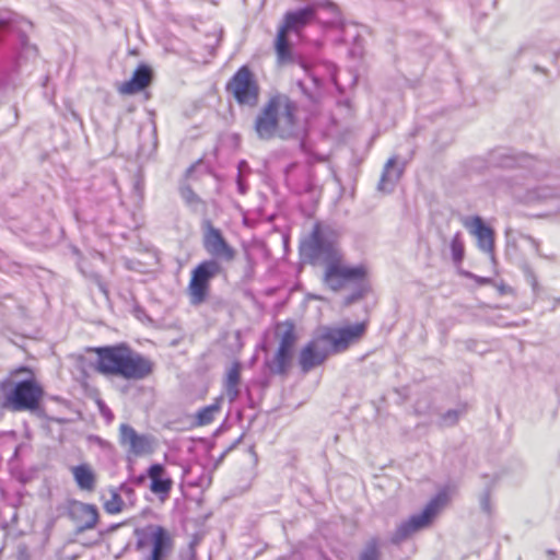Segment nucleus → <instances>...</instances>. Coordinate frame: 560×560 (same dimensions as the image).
Returning a JSON list of instances; mask_svg holds the SVG:
<instances>
[{
	"instance_id": "44",
	"label": "nucleus",
	"mask_w": 560,
	"mask_h": 560,
	"mask_svg": "<svg viewBox=\"0 0 560 560\" xmlns=\"http://www.w3.org/2000/svg\"><path fill=\"white\" fill-rule=\"evenodd\" d=\"M320 89H326L328 92H331V90H334V89L331 88V85L328 83V81H327V80H325V81L322 83V85L317 89V96L319 95V90H320ZM316 102H317V103L319 102V98H318V97L316 98Z\"/></svg>"
},
{
	"instance_id": "3",
	"label": "nucleus",
	"mask_w": 560,
	"mask_h": 560,
	"mask_svg": "<svg viewBox=\"0 0 560 560\" xmlns=\"http://www.w3.org/2000/svg\"><path fill=\"white\" fill-rule=\"evenodd\" d=\"M487 163L491 167L517 170L522 176L530 175L537 180L545 177L551 180V175L560 178V163L550 164L511 148L491 150L488 153Z\"/></svg>"
},
{
	"instance_id": "48",
	"label": "nucleus",
	"mask_w": 560,
	"mask_h": 560,
	"mask_svg": "<svg viewBox=\"0 0 560 560\" xmlns=\"http://www.w3.org/2000/svg\"><path fill=\"white\" fill-rule=\"evenodd\" d=\"M534 70H535V71H537V72H538V71H539V72H545V69H544L542 67H540L538 63H535V65H534Z\"/></svg>"
},
{
	"instance_id": "14",
	"label": "nucleus",
	"mask_w": 560,
	"mask_h": 560,
	"mask_svg": "<svg viewBox=\"0 0 560 560\" xmlns=\"http://www.w3.org/2000/svg\"><path fill=\"white\" fill-rule=\"evenodd\" d=\"M341 232L339 229L317 221V261L341 257L343 255L340 247Z\"/></svg>"
},
{
	"instance_id": "29",
	"label": "nucleus",
	"mask_w": 560,
	"mask_h": 560,
	"mask_svg": "<svg viewBox=\"0 0 560 560\" xmlns=\"http://www.w3.org/2000/svg\"><path fill=\"white\" fill-rule=\"evenodd\" d=\"M353 283L354 288L352 292L343 298L342 304L346 307L361 301L370 290V285L368 284L365 279Z\"/></svg>"
},
{
	"instance_id": "41",
	"label": "nucleus",
	"mask_w": 560,
	"mask_h": 560,
	"mask_svg": "<svg viewBox=\"0 0 560 560\" xmlns=\"http://www.w3.org/2000/svg\"><path fill=\"white\" fill-rule=\"evenodd\" d=\"M296 86H298V89H299V91H300V93H301V94H303V95H304L306 98H308L311 102H313V101H314L313 91H312V89H311V88H308V86L306 85V83H305V82H303V81L299 80V81L296 82Z\"/></svg>"
},
{
	"instance_id": "19",
	"label": "nucleus",
	"mask_w": 560,
	"mask_h": 560,
	"mask_svg": "<svg viewBox=\"0 0 560 560\" xmlns=\"http://www.w3.org/2000/svg\"><path fill=\"white\" fill-rule=\"evenodd\" d=\"M152 81V70L147 65H140L133 71L130 80L118 86V92L122 95H133L143 91Z\"/></svg>"
},
{
	"instance_id": "16",
	"label": "nucleus",
	"mask_w": 560,
	"mask_h": 560,
	"mask_svg": "<svg viewBox=\"0 0 560 560\" xmlns=\"http://www.w3.org/2000/svg\"><path fill=\"white\" fill-rule=\"evenodd\" d=\"M465 226L477 237L479 249L489 254L493 259L494 231L479 215L468 219L465 222Z\"/></svg>"
},
{
	"instance_id": "42",
	"label": "nucleus",
	"mask_w": 560,
	"mask_h": 560,
	"mask_svg": "<svg viewBox=\"0 0 560 560\" xmlns=\"http://www.w3.org/2000/svg\"><path fill=\"white\" fill-rule=\"evenodd\" d=\"M237 187H238V191L244 195L247 190V187L245 185V183L243 182V178L241 175L237 176Z\"/></svg>"
},
{
	"instance_id": "27",
	"label": "nucleus",
	"mask_w": 560,
	"mask_h": 560,
	"mask_svg": "<svg viewBox=\"0 0 560 560\" xmlns=\"http://www.w3.org/2000/svg\"><path fill=\"white\" fill-rule=\"evenodd\" d=\"M302 372L306 373L315 366V339H312L301 350L298 359Z\"/></svg>"
},
{
	"instance_id": "8",
	"label": "nucleus",
	"mask_w": 560,
	"mask_h": 560,
	"mask_svg": "<svg viewBox=\"0 0 560 560\" xmlns=\"http://www.w3.org/2000/svg\"><path fill=\"white\" fill-rule=\"evenodd\" d=\"M448 501V492L446 489L440 490L417 514L411 515L407 521L402 522L390 537L393 545H400L415 533L424 529L431 525L434 517Z\"/></svg>"
},
{
	"instance_id": "36",
	"label": "nucleus",
	"mask_w": 560,
	"mask_h": 560,
	"mask_svg": "<svg viewBox=\"0 0 560 560\" xmlns=\"http://www.w3.org/2000/svg\"><path fill=\"white\" fill-rule=\"evenodd\" d=\"M522 271L526 282L532 287L534 294H538L539 283L533 268L526 264L522 267Z\"/></svg>"
},
{
	"instance_id": "31",
	"label": "nucleus",
	"mask_w": 560,
	"mask_h": 560,
	"mask_svg": "<svg viewBox=\"0 0 560 560\" xmlns=\"http://www.w3.org/2000/svg\"><path fill=\"white\" fill-rule=\"evenodd\" d=\"M450 247H451V253H452V259L455 264H459L463 261L464 259V255H465V247H464V242H463V238H462V234L459 232H457L452 241H451V244H450Z\"/></svg>"
},
{
	"instance_id": "33",
	"label": "nucleus",
	"mask_w": 560,
	"mask_h": 560,
	"mask_svg": "<svg viewBox=\"0 0 560 560\" xmlns=\"http://www.w3.org/2000/svg\"><path fill=\"white\" fill-rule=\"evenodd\" d=\"M179 192L180 197L188 207L196 209L201 203V199L197 194H195L189 185H183L179 188Z\"/></svg>"
},
{
	"instance_id": "12",
	"label": "nucleus",
	"mask_w": 560,
	"mask_h": 560,
	"mask_svg": "<svg viewBox=\"0 0 560 560\" xmlns=\"http://www.w3.org/2000/svg\"><path fill=\"white\" fill-rule=\"evenodd\" d=\"M43 388L34 378L18 382L5 395L4 407L13 411L34 410L38 407Z\"/></svg>"
},
{
	"instance_id": "2",
	"label": "nucleus",
	"mask_w": 560,
	"mask_h": 560,
	"mask_svg": "<svg viewBox=\"0 0 560 560\" xmlns=\"http://www.w3.org/2000/svg\"><path fill=\"white\" fill-rule=\"evenodd\" d=\"M94 351L97 354L96 370L104 375L142 381L153 373L154 362L126 343L98 347Z\"/></svg>"
},
{
	"instance_id": "21",
	"label": "nucleus",
	"mask_w": 560,
	"mask_h": 560,
	"mask_svg": "<svg viewBox=\"0 0 560 560\" xmlns=\"http://www.w3.org/2000/svg\"><path fill=\"white\" fill-rule=\"evenodd\" d=\"M314 15V9L312 7L290 11L284 15L282 28L288 32L299 33L304 26H306Z\"/></svg>"
},
{
	"instance_id": "24",
	"label": "nucleus",
	"mask_w": 560,
	"mask_h": 560,
	"mask_svg": "<svg viewBox=\"0 0 560 560\" xmlns=\"http://www.w3.org/2000/svg\"><path fill=\"white\" fill-rule=\"evenodd\" d=\"M153 549L151 553V560H163L166 552L171 548V538L167 532L158 526L152 535Z\"/></svg>"
},
{
	"instance_id": "40",
	"label": "nucleus",
	"mask_w": 560,
	"mask_h": 560,
	"mask_svg": "<svg viewBox=\"0 0 560 560\" xmlns=\"http://www.w3.org/2000/svg\"><path fill=\"white\" fill-rule=\"evenodd\" d=\"M224 388L230 402L235 401L240 395L238 384H224Z\"/></svg>"
},
{
	"instance_id": "25",
	"label": "nucleus",
	"mask_w": 560,
	"mask_h": 560,
	"mask_svg": "<svg viewBox=\"0 0 560 560\" xmlns=\"http://www.w3.org/2000/svg\"><path fill=\"white\" fill-rule=\"evenodd\" d=\"M300 257L303 264L315 265V225L300 243Z\"/></svg>"
},
{
	"instance_id": "1",
	"label": "nucleus",
	"mask_w": 560,
	"mask_h": 560,
	"mask_svg": "<svg viewBox=\"0 0 560 560\" xmlns=\"http://www.w3.org/2000/svg\"><path fill=\"white\" fill-rule=\"evenodd\" d=\"M298 106L287 94L275 93L261 107L254 120V130L260 140L299 136Z\"/></svg>"
},
{
	"instance_id": "52",
	"label": "nucleus",
	"mask_w": 560,
	"mask_h": 560,
	"mask_svg": "<svg viewBox=\"0 0 560 560\" xmlns=\"http://www.w3.org/2000/svg\"><path fill=\"white\" fill-rule=\"evenodd\" d=\"M317 162L323 160L318 154L316 155Z\"/></svg>"
},
{
	"instance_id": "34",
	"label": "nucleus",
	"mask_w": 560,
	"mask_h": 560,
	"mask_svg": "<svg viewBox=\"0 0 560 560\" xmlns=\"http://www.w3.org/2000/svg\"><path fill=\"white\" fill-rule=\"evenodd\" d=\"M83 511L86 513V520L81 526V529L84 530L94 528L98 521L97 509L92 504H84Z\"/></svg>"
},
{
	"instance_id": "47",
	"label": "nucleus",
	"mask_w": 560,
	"mask_h": 560,
	"mask_svg": "<svg viewBox=\"0 0 560 560\" xmlns=\"http://www.w3.org/2000/svg\"><path fill=\"white\" fill-rule=\"evenodd\" d=\"M244 167H247V163H246L245 161H241V162L238 163V175H241V176H242V172H243V168H244Z\"/></svg>"
},
{
	"instance_id": "18",
	"label": "nucleus",
	"mask_w": 560,
	"mask_h": 560,
	"mask_svg": "<svg viewBox=\"0 0 560 560\" xmlns=\"http://www.w3.org/2000/svg\"><path fill=\"white\" fill-rule=\"evenodd\" d=\"M520 54L529 57L541 55L551 62H556L560 54V45L556 39L540 38L522 46Z\"/></svg>"
},
{
	"instance_id": "10",
	"label": "nucleus",
	"mask_w": 560,
	"mask_h": 560,
	"mask_svg": "<svg viewBox=\"0 0 560 560\" xmlns=\"http://www.w3.org/2000/svg\"><path fill=\"white\" fill-rule=\"evenodd\" d=\"M222 271L217 260H202L192 270L187 287L189 303L192 306L203 304L210 293V283Z\"/></svg>"
},
{
	"instance_id": "49",
	"label": "nucleus",
	"mask_w": 560,
	"mask_h": 560,
	"mask_svg": "<svg viewBox=\"0 0 560 560\" xmlns=\"http://www.w3.org/2000/svg\"><path fill=\"white\" fill-rule=\"evenodd\" d=\"M530 241H532V243L535 245V247L537 248V247H538L537 242H536L534 238H532V237H530Z\"/></svg>"
},
{
	"instance_id": "38",
	"label": "nucleus",
	"mask_w": 560,
	"mask_h": 560,
	"mask_svg": "<svg viewBox=\"0 0 560 560\" xmlns=\"http://www.w3.org/2000/svg\"><path fill=\"white\" fill-rule=\"evenodd\" d=\"M77 265H78V268L80 269V271H81L85 277H89V278L93 279V280L97 283L98 289H100L103 293H106V292H107L105 284L102 282L101 278H100V276H98L97 273H95V272H90V273H88V272L85 271V269H84V262H83V260H82L80 257H79V259H78Z\"/></svg>"
},
{
	"instance_id": "22",
	"label": "nucleus",
	"mask_w": 560,
	"mask_h": 560,
	"mask_svg": "<svg viewBox=\"0 0 560 560\" xmlns=\"http://www.w3.org/2000/svg\"><path fill=\"white\" fill-rule=\"evenodd\" d=\"M404 172L402 167L397 166V158L392 156L385 164L380 183L378 190L383 192H390L394 190L395 185L401 177Z\"/></svg>"
},
{
	"instance_id": "28",
	"label": "nucleus",
	"mask_w": 560,
	"mask_h": 560,
	"mask_svg": "<svg viewBox=\"0 0 560 560\" xmlns=\"http://www.w3.org/2000/svg\"><path fill=\"white\" fill-rule=\"evenodd\" d=\"M288 31L280 26L276 38V52L280 61H287L291 58V48L288 39Z\"/></svg>"
},
{
	"instance_id": "15",
	"label": "nucleus",
	"mask_w": 560,
	"mask_h": 560,
	"mask_svg": "<svg viewBox=\"0 0 560 560\" xmlns=\"http://www.w3.org/2000/svg\"><path fill=\"white\" fill-rule=\"evenodd\" d=\"M119 441L128 452L140 456L153 452V438L148 434H139L131 425L122 423L119 427Z\"/></svg>"
},
{
	"instance_id": "39",
	"label": "nucleus",
	"mask_w": 560,
	"mask_h": 560,
	"mask_svg": "<svg viewBox=\"0 0 560 560\" xmlns=\"http://www.w3.org/2000/svg\"><path fill=\"white\" fill-rule=\"evenodd\" d=\"M240 365L235 363L228 371L224 384H240Z\"/></svg>"
},
{
	"instance_id": "30",
	"label": "nucleus",
	"mask_w": 560,
	"mask_h": 560,
	"mask_svg": "<svg viewBox=\"0 0 560 560\" xmlns=\"http://www.w3.org/2000/svg\"><path fill=\"white\" fill-rule=\"evenodd\" d=\"M359 560H381V550L376 538L370 539L359 555Z\"/></svg>"
},
{
	"instance_id": "35",
	"label": "nucleus",
	"mask_w": 560,
	"mask_h": 560,
	"mask_svg": "<svg viewBox=\"0 0 560 560\" xmlns=\"http://www.w3.org/2000/svg\"><path fill=\"white\" fill-rule=\"evenodd\" d=\"M463 410H459V409H450L447 410L446 412H444L442 416H441V425L443 427H452V425H455L460 416L463 415Z\"/></svg>"
},
{
	"instance_id": "20",
	"label": "nucleus",
	"mask_w": 560,
	"mask_h": 560,
	"mask_svg": "<svg viewBox=\"0 0 560 560\" xmlns=\"http://www.w3.org/2000/svg\"><path fill=\"white\" fill-rule=\"evenodd\" d=\"M148 477L151 480L150 489L153 493L167 495L172 489L173 481L165 477V468L161 464H153L148 468Z\"/></svg>"
},
{
	"instance_id": "17",
	"label": "nucleus",
	"mask_w": 560,
	"mask_h": 560,
	"mask_svg": "<svg viewBox=\"0 0 560 560\" xmlns=\"http://www.w3.org/2000/svg\"><path fill=\"white\" fill-rule=\"evenodd\" d=\"M23 22L24 20L18 13L7 9H0V42L7 34L16 32L22 49H35L28 44L26 34L21 30Z\"/></svg>"
},
{
	"instance_id": "26",
	"label": "nucleus",
	"mask_w": 560,
	"mask_h": 560,
	"mask_svg": "<svg viewBox=\"0 0 560 560\" xmlns=\"http://www.w3.org/2000/svg\"><path fill=\"white\" fill-rule=\"evenodd\" d=\"M222 400V397H218L211 405L199 409L196 415V423L198 425L210 424L214 420L215 416L220 412Z\"/></svg>"
},
{
	"instance_id": "43",
	"label": "nucleus",
	"mask_w": 560,
	"mask_h": 560,
	"mask_svg": "<svg viewBox=\"0 0 560 560\" xmlns=\"http://www.w3.org/2000/svg\"><path fill=\"white\" fill-rule=\"evenodd\" d=\"M119 490H120L124 494H126V495H128V497H130V495H132V494L135 493L133 489H132L131 487H129L128 485H126V483H122V485L120 486Z\"/></svg>"
},
{
	"instance_id": "51",
	"label": "nucleus",
	"mask_w": 560,
	"mask_h": 560,
	"mask_svg": "<svg viewBox=\"0 0 560 560\" xmlns=\"http://www.w3.org/2000/svg\"><path fill=\"white\" fill-rule=\"evenodd\" d=\"M241 440H242V436L236 440L235 444L240 443Z\"/></svg>"
},
{
	"instance_id": "5",
	"label": "nucleus",
	"mask_w": 560,
	"mask_h": 560,
	"mask_svg": "<svg viewBox=\"0 0 560 560\" xmlns=\"http://www.w3.org/2000/svg\"><path fill=\"white\" fill-rule=\"evenodd\" d=\"M366 328L365 322L342 327H323L320 334L317 335V365L330 355L342 353L359 342Z\"/></svg>"
},
{
	"instance_id": "13",
	"label": "nucleus",
	"mask_w": 560,
	"mask_h": 560,
	"mask_svg": "<svg viewBox=\"0 0 560 560\" xmlns=\"http://www.w3.org/2000/svg\"><path fill=\"white\" fill-rule=\"evenodd\" d=\"M202 245L211 256L209 260H217L220 265L234 260L236 250L228 243L220 229L215 228L210 220L202 222Z\"/></svg>"
},
{
	"instance_id": "46",
	"label": "nucleus",
	"mask_w": 560,
	"mask_h": 560,
	"mask_svg": "<svg viewBox=\"0 0 560 560\" xmlns=\"http://www.w3.org/2000/svg\"><path fill=\"white\" fill-rule=\"evenodd\" d=\"M476 281L480 284H488L491 282L490 278L475 277Z\"/></svg>"
},
{
	"instance_id": "7",
	"label": "nucleus",
	"mask_w": 560,
	"mask_h": 560,
	"mask_svg": "<svg viewBox=\"0 0 560 560\" xmlns=\"http://www.w3.org/2000/svg\"><path fill=\"white\" fill-rule=\"evenodd\" d=\"M273 336L278 341V349L271 359L266 360L265 364L270 373L284 375L291 366L294 347L298 341L295 324L292 320L276 323Z\"/></svg>"
},
{
	"instance_id": "9",
	"label": "nucleus",
	"mask_w": 560,
	"mask_h": 560,
	"mask_svg": "<svg viewBox=\"0 0 560 560\" xmlns=\"http://www.w3.org/2000/svg\"><path fill=\"white\" fill-rule=\"evenodd\" d=\"M323 282L327 288L337 292L348 283L358 282L366 278V268L363 265L349 266L343 262V255L325 262Z\"/></svg>"
},
{
	"instance_id": "50",
	"label": "nucleus",
	"mask_w": 560,
	"mask_h": 560,
	"mask_svg": "<svg viewBox=\"0 0 560 560\" xmlns=\"http://www.w3.org/2000/svg\"><path fill=\"white\" fill-rule=\"evenodd\" d=\"M73 253H74L75 255L80 256V253H79V250H78L77 248H74Z\"/></svg>"
},
{
	"instance_id": "37",
	"label": "nucleus",
	"mask_w": 560,
	"mask_h": 560,
	"mask_svg": "<svg viewBox=\"0 0 560 560\" xmlns=\"http://www.w3.org/2000/svg\"><path fill=\"white\" fill-rule=\"evenodd\" d=\"M480 508L481 510L490 515L492 513V505H491V488L487 487L485 491L481 493L479 499Z\"/></svg>"
},
{
	"instance_id": "23",
	"label": "nucleus",
	"mask_w": 560,
	"mask_h": 560,
	"mask_svg": "<svg viewBox=\"0 0 560 560\" xmlns=\"http://www.w3.org/2000/svg\"><path fill=\"white\" fill-rule=\"evenodd\" d=\"M73 479L80 490L93 491L96 485V475L89 464L71 467Z\"/></svg>"
},
{
	"instance_id": "6",
	"label": "nucleus",
	"mask_w": 560,
	"mask_h": 560,
	"mask_svg": "<svg viewBox=\"0 0 560 560\" xmlns=\"http://www.w3.org/2000/svg\"><path fill=\"white\" fill-rule=\"evenodd\" d=\"M327 80L334 91L338 93L336 100L337 107L345 113L350 114V100L345 96L348 90L353 89L358 82V73L353 69L340 70L338 66L328 60L317 59V89Z\"/></svg>"
},
{
	"instance_id": "32",
	"label": "nucleus",
	"mask_w": 560,
	"mask_h": 560,
	"mask_svg": "<svg viewBox=\"0 0 560 560\" xmlns=\"http://www.w3.org/2000/svg\"><path fill=\"white\" fill-rule=\"evenodd\" d=\"M124 501L116 489L110 490V499L104 503V510L108 514H118L122 511Z\"/></svg>"
},
{
	"instance_id": "11",
	"label": "nucleus",
	"mask_w": 560,
	"mask_h": 560,
	"mask_svg": "<svg viewBox=\"0 0 560 560\" xmlns=\"http://www.w3.org/2000/svg\"><path fill=\"white\" fill-rule=\"evenodd\" d=\"M226 91L241 106L256 107L259 102L260 88L247 66L241 67L226 84Z\"/></svg>"
},
{
	"instance_id": "45",
	"label": "nucleus",
	"mask_w": 560,
	"mask_h": 560,
	"mask_svg": "<svg viewBox=\"0 0 560 560\" xmlns=\"http://www.w3.org/2000/svg\"><path fill=\"white\" fill-rule=\"evenodd\" d=\"M304 70L307 73V77H308V80L311 81V83L313 85H315V74L313 73V71L306 69L305 67H304Z\"/></svg>"
},
{
	"instance_id": "4",
	"label": "nucleus",
	"mask_w": 560,
	"mask_h": 560,
	"mask_svg": "<svg viewBox=\"0 0 560 560\" xmlns=\"http://www.w3.org/2000/svg\"><path fill=\"white\" fill-rule=\"evenodd\" d=\"M357 25L348 23L339 7L330 0H317V48L324 44L340 45L358 40Z\"/></svg>"
}]
</instances>
